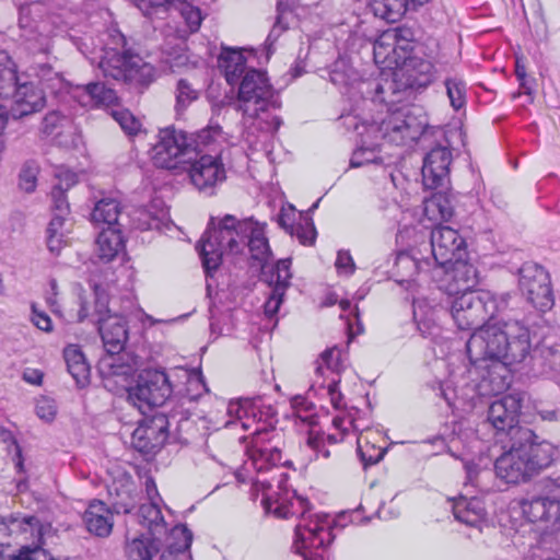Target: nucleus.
I'll return each mask as SVG.
<instances>
[{
	"mask_svg": "<svg viewBox=\"0 0 560 560\" xmlns=\"http://www.w3.org/2000/svg\"><path fill=\"white\" fill-rule=\"evenodd\" d=\"M377 131L388 143L397 147L411 145L417 141L431 147L423 158L422 182L428 189L444 188L450 182L453 161L450 142L440 126L430 125L422 105L402 104L389 108Z\"/></svg>",
	"mask_w": 560,
	"mask_h": 560,
	"instance_id": "f257e3e1",
	"label": "nucleus"
},
{
	"mask_svg": "<svg viewBox=\"0 0 560 560\" xmlns=\"http://www.w3.org/2000/svg\"><path fill=\"white\" fill-rule=\"evenodd\" d=\"M537 340L536 334H532L523 322L509 320L474 331L466 343V351L476 369L488 370L489 362L523 369Z\"/></svg>",
	"mask_w": 560,
	"mask_h": 560,
	"instance_id": "f03ea898",
	"label": "nucleus"
},
{
	"mask_svg": "<svg viewBox=\"0 0 560 560\" xmlns=\"http://www.w3.org/2000/svg\"><path fill=\"white\" fill-rule=\"evenodd\" d=\"M512 433V441L504 446L506 451L494 462V471L506 483L518 485L548 468L555 460L557 447L533 430Z\"/></svg>",
	"mask_w": 560,
	"mask_h": 560,
	"instance_id": "7ed1b4c3",
	"label": "nucleus"
},
{
	"mask_svg": "<svg viewBox=\"0 0 560 560\" xmlns=\"http://www.w3.org/2000/svg\"><path fill=\"white\" fill-rule=\"evenodd\" d=\"M248 229L250 219L237 220L234 215L226 214L215 224V218H210L207 230L197 244L207 277H213L222 264L223 255L243 252Z\"/></svg>",
	"mask_w": 560,
	"mask_h": 560,
	"instance_id": "20e7f679",
	"label": "nucleus"
},
{
	"mask_svg": "<svg viewBox=\"0 0 560 560\" xmlns=\"http://www.w3.org/2000/svg\"><path fill=\"white\" fill-rule=\"evenodd\" d=\"M220 131L219 126L194 133L174 126L162 128L152 148V161L159 168L176 170L182 162H189L197 158L202 152V148L209 144Z\"/></svg>",
	"mask_w": 560,
	"mask_h": 560,
	"instance_id": "39448f33",
	"label": "nucleus"
},
{
	"mask_svg": "<svg viewBox=\"0 0 560 560\" xmlns=\"http://www.w3.org/2000/svg\"><path fill=\"white\" fill-rule=\"evenodd\" d=\"M462 281V293L450 302L451 315L460 330H475L487 328L485 324L492 319L497 313L504 310L506 303L489 291H474L476 273H468L459 277Z\"/></svg>",
	"mask_w": 560,
	"mask_h": 560,
	"instance_id": "423d86ee",
	"label": "nucleus"
},
{
	"mask_svg": "<svg viewBox=\"0 0 560 560\" xmlns=\"http://www.w3.org/2000/svg\"><path fill=\"white\" fill-rule=\"evenodd\" d=\"M238 109L250 118L261 119L260 129L265 132L276 133L282 125L279 116L271 120L262 119L261 115L270 109H279L281 100L279 92L272 86L264 70L248 69L238 84Z\"/></svg>",
	"mask_w": 560,
	"mask_h": 560,
	"instance_id": "0eeeda50",
	"label": "nucleus"
},
{
	"mask_svg": "<svg viewBox=\"0 0 560 560\" xmlns=\"http://www.w3.org/2000/svg\"><path fill=\"white\" fill-rule=\"evenodd\" d=\"M190 411L187 409H171L155 411L145 417L131 435L132 447L143 455L156 454L165 444L171 430H180L182 422L188 421Z\"/></svg>",
	"mask_w": 560,
	"mask_h": 560,
	"instance_id": "6e6552de",
	"label": "nucleus"
},
{
	"mask_svg": "<svg viewBox=\"0 0 560 560\" xmlns=\"http://www.w3.org/2000/svg\"><path fill=\"white\" fill-rule=\"evenodd\" d=\"M429 246L432 265L452 269L455 281H458L460 276L476 273V269L466 261V241L456 230L444 225L433 229Z\"/></svg>",
	"mask_w": 560,
	"mask_h": 560,
	"instance_id": "1a4fd4ad",
	"label": "nucleus"
},
{
	"mask_svg": "<svg viewBox=\"0 0 560 560\" xmlns=\"http://www.w3.org/2000/svg\"><path fill=\"white\" fill-rule=\"evenodd\" d=\"M435 71L431 61L421 58H406L401 78L387 82L386 86L377 83L376 97L384 103L395 105L402 101V95H410L429 86L434 80Z\"/></svg>",
	"mask_w": 560,
	"mask_h": 560,
	"instance_id": "9d476101",
	"label": "nucleus"
},
{
	"mask_svg": "<svg viewBox=\"0 0 560 560\" xmlns=\"http://www.w3.org/2000/svg\"><path fill=\"white\" fill-rule=\"evenodd\" d=\"M128 400L142 412L143 409L162 407L173 394V385L164 369L141 370L135 384L127 387Z\"/></svg>",
	"mask_w": 560,
	"mask_h": 560,
	"instance_id": "9b49d317",
	"label": "nucleus"
},
{
	"mask_svg": "<svg viewBox=\"0 0 560 560\" xmlns=\"http://www.w3.org/2000/svg\"><path fill=\"white\" fill-rule=\"evenodd\" d=\"M296 501L302 509L301 521L294 528L293 546L296 552L303 556L304 560H327L323 551L334 540L331 530L320 524L319 520L306 518V513L311 510V503L307 499L296 497Z\"/></svg>",
	"mask_w": 560,
	"mask_h": 560,
	"instance_id": "f8f14e48",
	"label": "nucleus"
},
{
	"mask_svg": "<svg viewBox=\"0 0 560 560\" xmlns=\"http://www.w3.org/2000/svg\"><path fill=\"white\" fill-rule=\"evenodd\" d=\"M100 69L105 78L141 86L149 85L154 78L153 68L138 55L128 51H106L100 61Z\"/></svg>",
	"mask_w": 560,
	"mask_h": 560,
	"instance_id": "ddd939ff",
	"label": "nucleus"
},
{
	"mask_svg": "<svg viewBox=\"0 0 560 560\" xmlns=\"http://www.w3.org/2000/svg\"><path fill=\"white\" fill-rule=\"evenodd\" d=\"M518 287L526 300L545 313L555 305L549 272L540 265L526 261L518 270Z\"/></svg>",
	"mask_w": 560,
	"mask_h": 560,
	"instance_id": "4468645a",
	"label": "nucleus"
},
{
	"mask_svg": "<svg viewBox=\"0 0 560 560\" xmlns=\"http://www.w3.org/2000/svg\"><path fill=\"white\" fill-rule=\"evenodd\" d=\"M522 400L521 394H509L492 401L488 408L487 421L495 429L498 435L505 434L508 441H512L513 431L532 430L518 424Z\"/></svg>",
	"mask_w": 560,
	"mask_h": 560,
	"instance_id": "2eb2a0df",
	"label": "nucleus"
},
{
	"mask_svg": "<svg viewBox=\"0 0 560 560\" xmlns=\"http://www.w3.org/2000/svg\"><path fill=\"white\" fill-rule=\"evenodd\" d=\"M182 162L180 164H185ZM188 176L194 187L206 196H213L218 184L225 180V170L223 164L209 154H202L199 159L187 162Z\"/></svg>",
	"mask_w": 560,
	"mask_h": 560,
	"instance_id": "dca6fc26",
	"label": "nucleus"
},
{
	"mask_svg": "<svg viewBox=\"0 0 560 560\" xmlns=\"http://www.w3.org/2000/svg\"><path fill=\"white\" fill-rule=\"evenodd\" d=\"M9 108L10 115L14 119H21L25 116L40 112L46 105V93L34 82L27 80V77L18 84Z\"/></svg>",
	"mask_w": 560,
	"mask_h": 560,
	"instance_id": "f3484780",
	"label": "nucleus"
},
{
	"mask_svg": "<svg viewBox=\"0 0 560 560\" xmlns=\"http://www.w3.org/2000/svg\"><path fill=\"white\" fill-rule=\"evenodd\" d=\"M139 364V357L125 350L117 352L107 350L97 362V371L105 382L114 377H122L125 381L133 375Z\"/></svg>",
	"mask_w": 560,
	"mask_h": 560,
	"instance_id": "a211bd4d",
	"label": "nucleus"
},
{
	"mask_svg": "<svg viewBox=\"0 0 560 560\" xmlns=\"http://www.w3.org/2000/svg\"><path fill=\"white\" fill-rule=\"evenodd\" d=\"M559 368L560 351L537 340L522 370L533 376H549Z\"/></svg>",
	"mask_w": 560,
	"mask_h": 560,
	"instance_id": "6ab92c4d",
	"label": "nucleus"
},
{
	"mask_svg": "<svg viewBox=\"0 0 560 560\" xmlns=\"http://www.w3.org/2000/svg\"><path fill=\"white\" fill-rule=\"evenodd\" d=\"M98 331L104 345V350H124L128 339L127 322L117 314L96 318Z\"/></svg>",
	"mask_w": 560,
	"mask_h": 560,
	"instance_id": "aec40b11",
	"label": "nucleus"
},
{
	"mask_svg": "<svg viewBox=\"0 0 560 560\" xmlns=\"http://www.w3.org/2000/svg\"><path fill=\"white\" fill-rule=\"evenodd\" d=\"M418 250L399 252L395 260V275L398 277L396 281L399 284L413 282L416 275L427 272L433 266L430 257L419 256Z\"/></svg>",
	"mask_w": 560,
	"mask_h": 560,
	"instance_id": "412c9836",
	"label": "nucleus"
},
{
	"mask_svg": "<svg viewBox=\"0 0 560 560\" xmlns=\"http://www.w3.org/2000/svg\"><path fill=\"white\" fill-rule=\"evenodd\" d=\"M522 511L530 523L560 521V505L557 500L549 499V497H533L524 500Z\"/></svg>",
	"mask_w": 560,
	"mask_h": 560,
	"instance_id": "4be33fe9",
	"label": "nucleus"
},
{
	"mask_svg": "<svg viewBox=\"0 0 560 560\" xmlns=\"http://www.w3.org/2000/svg\"><path fill=\"white\" fill-rule=\"evenodd\" d=\"M110 509L114 513L129 514L136 508V486L131 477L114 480L108 486Z\"/></svg>",
	"mask_w": 560,
	"mask_h": 560,
	"instance_id": "5701e85b",
	"label": "nucleus"
},
{
	"mask_svg": "<svg viewBox=\"0 0 560 560\" xmlns=\"http://www.w3.org/2000/svg\"><path fill=\"white\" fill-rule=\"evenodd\" d=\"M1 525L4 526L10 536H24L25 539L36 537L38 541L42 540L43 526L35 515L11 513L7 516H1Z\"/></svg>",
	"mask_w": 560,
	"mask_h": 560,
	"instance_id": "b1692460",
	"label": "nucleus"
},
{
	"mask_svg": "<svg viewBox=\"0 0 560 560\" xmlns=\"http://www.w3.org/2000/svg\"><path fill=\"white\" fill-rule=\"evenodd\" d=\"M113 513L103 501L94 500L83 514L86 529L98 537H107L113 529Z\"/></svg>",
	"mask_w": 560,
	"mask_h": 560,
	"instance_id": "393cba45",
	"label": "nucleus"
},
{
	"mask_svg": "<svg viewBox=\"0 0 560 560\" xmlns=\"http://www.w3.org/2000/svg\"><path fill=\"white\" fill-rule=\"evenodd\" d=\"M72 95L73 97H78L79 103L83 106L90 104L109 106L117 102L116 92L102 82H90L84 85H78L72 91Z\"/></svg>",
	"mask_w": 560,
	"mask_h": 560,
	"instance_id": "a878e982",
	"label": "nucleus"
},
{
	"mask_svg": "<svg viewBox=\"0 0 560 560\" xmlns=\"http://www.w3.org/2000/svg\"><path fill=\"white\" fill-rule=\"evenodd\" d=\"M454 517L468 526H477L486 517L485 503L477 497H459L453 503Z\"/></svg>",
	"mask_w": 560,
	"mask_h": 560,
	"instance_id": "bb28decb",
	"label": "nucleus"
},
{
	"mask_svg": "<svg viewBox=\"0 0 560 560\" xmlns=\"http://www.w3.org/2000/svg\"><path fill=\"white\" fill-rule=\"evenodd\" d=\"M63 358L67 370L75 381L79 388H84L90 384L91 369L86 362L85 355L78 346L71 345L63 350Z\"/></svg>",
	"mask_w": 560,
	"mask_h": 560,
	"instance_id": "cd10ccee",
	"label": "nucleus"
},
{
	"mask_svg": "<svg viewBox=\"0 0 560 560\" xmlns=\"http://www.w3.org/2000/svg\"><path fill=\"white\" fill-rule=\"evenodd\" d=\"M218 62L220 68L224 70L226 82L230 85L236 84L247 71L246 58L238 49L222 47Z\"/></svg>",
	"mask_w": 560,
	"mask_h": 560,
	"instance_id": "c85d7f7f",
	"label": "nucleus"
},
{
	"mask_svg": "<svg viewBox=\"0 0 560 560\" xmlns=\"http://www.w3.org/2000/svg\"><path fill=\"white\" fill-rule=\"evenodd\" d=\"M120 202L110 197H105L95 202L91 212V221L95 224H107V228H120L125 224L120 221Z\"/></svg>",
	"mask_w": 560,
	"mask_h": 560,
	"instance_id": "c756f323",
	"label": "nucleus"
},
{
	"mask_svg": "<svg viewBox=\"0 0 560 560\" xmlns=\"http://www.w3.org/2000/svg\"><path fill=\"white\" fill-rule=\"evenodd\" d=\"M250 219V229L247 230L245 246L248 247L253 259L264 262L272 256L268 238L265 235V224Z\"/></svg>",
	"mask_w": 560,
	"mask_h": 560,
	"instance_id": "7c9ffc66",
	"label": "nucleus"
},
{
	"mask_svg": "<svg viewBox=\"0 0 560 560\" xmlns=\"http://www.w3.org/2000/svg\"><path fill=\"white\" fill-rule=\"evenodd\" d=\"M370 5L375 16L394 23L400 20L409 9L417 10L422 4L412 0H371Z\"/></svg>",
	"mask_w": 560,
	"mask_h": 560,
	"instance_id": "2f4dec72",
	"label": "nucleus"
},
{
	"mask_svg": "<svg viewBox=\"0 0 560 560\" xmlns=\"http://www.w3.org/2000/svg\"><path fill=\"white\" fill-rule=\"evenodd\" d=\"M98 257L105 261H112L124 249V237L119 228L103 229L96 238Z\"/></svg>",
	"mask_w": 560,
	"mask_h": 560,
	"instance_id": "473e14b6",
	"label": "nucleus"
},
{
	"mask_svg": "<svg viewBox=\"0 0 560 560\" xmlns=\"http://www.w3.org/2000/svg\"><path fill=\"white\" fill-rule=\"evenodd\" d=\"M137 517L139 518V523L148 527L152 536L149 538L141 535L138 538L154 541V545L159 549L156 535L162 534L166 529V524L159 505L154 503L141 504Z\"/></svg>",
	"mask_w": 560,
	"mask_h": 560,
	"instance_id": "72a5a7b5",
	"label": "nucleus"
},
{
	"mask_svg": "<svg viewBox=\"0 0 560 560\" xmlns=\"http://www.w3.org/2000/svg\"><path fill=\"white\" fill-rule=\"evenodd\" d=\"M173 536L182 538V542H170L160 560H191L192 532L185 524H178L173 527Z\"/></svg>",
	"mask_w": 560,
	"mask_h": 560,
	"instance_id": "f704fd0d",
	"label": "nucleus"
},
{
	"mask_svg": "<svg viewBox=\"0 0 560 560\" xmlns=\"http://www.w3.org/2000/svg\"><path fill=\"white\" fill-rule=\"evenodd\" d=\"M36 77L42 84L44 92L47 90L51 94H58L62 92L67 83L59 71L54 70V68L48 63H37L35 66Z\"/></svg>",
	"mask_w": 560,
	"mask_h": 560,
	"instance_id": "c9c22d12",
	"label": "nucleus"
},
{
	"mask_svg": "<svg viewBox=\"0 0 560 560\" xmlns=\"http://www.w3.org/2000/svg\"><path fill=\"white\" fill-rule=\"evenodd\" d=\"M141 13L150 19H165L171 8L182 4L180 0H131Z\"/></svg>",
	"mask_w": 560,
	"mask_h": 560,
	"instance_id": "e433bc0d",
	"label": "nucleus"
},
{
	"mask_svg": "<svg viewBox=\"0 0 560 560\" xmlns=\"http://www.w3.org/2000/svg\"><path fill=\"white\" fill-rule=\"evenodd\" d=\"M67 217L62 214H52L50 222L48 223L46 233L47 248L51 254L58 255L65 243V222Z\"/></svg>",
	"mask_w": 560,
	"mask_h": 560,
	"instance_id": "4c0bfd02",
	"label": "nucleus"
},
{
	"mask_svg": "<svg viewBox=\"0 0 560 560\" xmlns=\"http://www.w3.org/2000/svg\"><path fill=\"white\" fill-rule=\"evenodd\" d=\"M257 401L256 413L257 417L254 420L258 422H262V427L256 429L254 442L256 444L262 443L265 441V435H268L270 432L275 431V425L271 420L276 417L277 412L272 406H264L261 404V398H254Z\"/></svg>",
	"mask_w": 560,
	"mask_h": 560,
	"instance_id": "58836bf2",
	"label": "nucleus"
},
{
	"mask_svg": "<svg viewBox=\"0 0 560 560\" xmlns=\"http://www.w3.org/2000/svg\"><path fill=\"white\" fill-rule=\"evenodd\" d=\"M208 392L207 385L203 381L202 375L199 373L197 375L188 377L186 383L185 393L180 395L179 404L174 406L172 409L180 410L187 409L184 405L186 402H195L197 401L205 393Z\"/></svg>",
	"mask_w": 560,
	"mask_h": 560,
	"instance_id": "ea45409f",
	"label": "nucleus"
},
{
	"mask_svg": "<svg viewBox=\"0 0 560 560\" xmlns=\"http://www.w3.org/2000/svg\"><path fill=\"white\" fill-rule=\"evenodd\" d=\"M158 552L154 541L143 538H133L126 545V555L128 560H152L153 555Z\"/></svg>",
	"mask_w": 560,
	"mask_h": 560,
	"instance_id": "a19ab883",
	"label": "nucleus"
},
{
	"mask_svg": "<svg viewBox=\"0 0 560 560\" xmlns=\"http://www.w3.org/2000/svg\"><path fill=\"white\" fill-rule=\"evenodd\" d=\"M25 74H19L18 71L10 67L0 68V97L10 100L18 89Z\"/></svg>",
	"mask_w": 560,
	"mask_h": 560,
	"instance_id": "79ce46f5",
	"label": "nucleus"
},
{
	"mask_svg": "<svg viewBox=\"0 0 560 560\" xmlns=\"http://www.w3.org/2000/svg\"><path fill=\"white\" fill-rule=\"evenodd\" d=\"M328 75L334 85L347 86L355 80L357 73L345 60H337L331 65Z\"/></svg>",
	"mask_w": 560,
	"mask_h": 560,
	"instance_id": "37998d69",
	"label": "nucleus"
},
{
	"mask_svg": "<svg viewBox=\"0 0 560 560\" xmlns=\"http://www.w3.org/2000/svg\"><path fill=\"white\" fill-rule=\"evenodd\" d=\"M198 97L199 91L194 89L187 79H179L176 85V113L184 112Z\"/></svg>",
	"mask_w": 560,
	"mask_h": 560,
	"instance_id": "c03bdc74",
	"label": "nucleus"
},
{
	"mask_svg": "<svg viewBox=\"0 0 560 560\" xmlns=\"http://www.w3.org/2000/svg\"><path fill=\"white\" fill-rule=\"evenodd\" d=\"M275 439V435L269 438L268 435H265V441L262 443L256 444V448L253 452V459H261L265 460L268 464L277 465L281 462V450L278 445H265V443H270Z\"/></svg>",
	"mask_w": 560,
	"mask_h": 560,
	"instance_id": "a18cd8bd",
	"label": "nucleus"
},
{
	"mask_svg": "<svg viewBox=\"0 0 560 560\" xmlns=\"http://www.w3.org/2000/svg\"><path fill=\"white\" fill-rule=\"evenodd\" d=\"M446 94L450 103L455 110L460 109L466 104V83L459 79H446Z\"/></svg>",
	"mask_w": 560,
	"mask_h": 560,
	"instance_id": "49530a36",
	"label": "nucleus"
},
{
	"mask_svg": "<svg viewBox=\"0 0 560 560\" xmlns=\"http://www.w3.org/2000/svg\"><path fill=\"white\" fill-rule=\"evenodd\" d=\"M288 11V4L283 3L282 1H279L277 3V19L276 22L269 32L267 39H266V47L267 52H272L271 48L273 44L278 40V38L281 36L282 32L289 28V24L284 22V15Z\"/></svg>",
	"mask_w": 560,
	"mask_h": 560,
	"instance_id": "de8ad7c7",
	"label": "nucleus"
},
{
	"mask_svg": "<svg viewBox=\"0 0 560 560\" xmlns=\"http://www.w3.org/2000/svg\"><path fill=\"white\" fill-rule=\"evenodd\" d=\"M257 401L250 398H241L237 401H231L228 407V413L238 419H255Z\"/></svg>",
	"mask_w": 560,
	"mask_h": 560,
	"instance_id": "09e8293b",
	"label": "nucleus"
},
{
	"mask_svg": "<svg viewBox=\"0 0 560 560\" xmlns=\"http://www.w3.org/2000/svg\"><path fill=\"white\" fill-rule=\"evenodd\" d=\"M291 236H296L299 242L305 246H312L315 244L317 231L314 225L312 218H304L303 223L295 224L294 229L290 233Z\"/></svg>",
	"mask_w": 560,
	"mask_h": 560,
	"instance_id": "8fccbe9b",
	"label": "nucleus"
},
{
	"mask_svg": "<svg viewBox=\"0 0 560 560\" xmlns=\"http://www.w3.org/2000/svg\"><path fill=\"white\" fill-rule=\"evenodd\" d=\"M37 174L38 167L34 163H25L19 174L20 188L25 192H33L36 188Z\"/></svg>",
	"mask_w": 560,
	"mask_h": 560,
	"instance_id": "3c124183",
	"label": "nucleus"
},
{
	"mask_svg": "<svg viewBox=\"0 0 560 560\" xmlns=\"http://www.w3.org/2000/svg\"><path fill=\"white\" fill-rule=\"evenodd\" d=\"M90 287L93 289L95 296V314L97 318L113 315L108 307L109 295L106 289L102 284L92 281H90Z\"/></svg>",
	"mask_w": 560,
	"mask_h": 560,
	"instance_id": "603ef678",
	"label": "nucleus"
},
{
	"mask_svg": "<svg viewBox=\"0 0 560 560\" xmlns=\"http://www.w3.org/2000/svg\"><path fill=\"white\" fill-rule=\"evenodd\" d=\"M114 118L129 136H137L141 131V122L129 110L114 112Z\"/></svg>",
	"mask_w": 560,
	"mask_h": 560,
	"instance_id": "864d4df0",
	"label": "nucleus"
},
{
	"mask_svg": "<svg viewBox=\"0 0 560 560\" xmlns=\"http://www.w3.org/2000/svg\"><path fill=\"white\" fill-rule=\"evenodd\" d=\"M51 196V211L52 214H62V217H67L70 213V206L66 196V190H63L62 185H55L50 192Z\"/></svg>",
	"mask_w": 560,
	"mask_h": 560,
	"instance_id": "5fc2aeb1",
	"label": "nucleus"
},
{
	"mask_svg": "<svg viewBox=\"0 0 560 560\" xmlns=\"http://www.w3.org/2000/svg\"><path fill=\"white\" fill-rule=\"evenodd\" d=\"M320 360L325 364V366L331 372L340 373L341 370L343 369L341 350L338 347L326 349L320 354Z\"/></svg>",
	"mask_w": 560,
	"mask_h": 560,
	"instance_id": "6e6d98bb",
	"label": "nucleus"
},
{
	"mask_svg": "<svg viewBox=\"0 0 560 560\" xmlns=\"http://www.w3.org/2000/svg\"><path fill=\"white\" fill-rule=\"evenodd\" d=\"M10 560H54L46 550L38 545L35 547L22 546L19 553Z\"/></svg>",
	"mask_w": 560,
	"mask_h": 560,
	"instance_id": "4d7b16f0",
	"label": "nucleus"
},
{
	"mask_svg": "<svg viewBox=\"0 0 560 560\" xmlns=\"http://www.w3.org/2000/svg\"><path fill=\"white\" fill-rule=\"evenodd\" d=\"M67 120L68 118L59 110L49 112L43 118L42 131L47 136L54 135Z\"/></svg>",
	"mask_w": 560,
	"mask_h": 560,
	"instance_id": "13d9d810",
	"label": "nucleus"
},
{
	"mask_svg": "<svg viewBox=\"0 0 560 560\" xmlns=\"http://www.w3.org/2000/svg\"><path fill=\"white\" fill-rule=\"evenodd\" d=\"M541 486L546 492L545 497L557 500V503L560 505V471H553L550 476L541 479Z\"/></svg>",
	"mask_w": 560,
	"mask_h": 560,
	"instance_id": "bf43d9fd",
	"label": "nucleus"
},
{
	"mask_svg": "<svg viewBox=\"0 0 560 560\" xmlns=\"http://www.w3.org/2000/svg\"><path fill=\"white\" fill-rule=\"evenodd\" d=\"M180 11H182V15L185 19L190 33L198 32L200 28L201 22H202V15H201L200 9L185 4L180 9Z\"/></svg>",
	"mask_w": 560,
	"mask_h": 560,
	"instance_id": "052dcab7",
	"label": "nucleus"
},
{
	"mask_svg": "<svg viewBox=\"0 0 560 560\" xmlns=\"http://www.w3.org/2000/svg\"><path fill=\"white\" fill-rule=\"evenodd\" d=\"M284 292H285V290H283L282 285H277L276 288L272 289L271 294L268 298V300L266 301L265 306H264L265 314L269 318L273 317L278 313L279 307L283 300Z\"/></svg>",
	"mask_w": 560,
	"mask_h": 560,
	"instance_id": "680f3d73",
	"label": "nucleus"
},
{
	"mask_svg": "<svg viewBox=\"0 0 560 560\" xmlns=\"http://www.w3.org/2000/svg\"><path fill=\"white\" fill-rule=\"evenodd\" d=\"M31 312H32V315H31V320L32 323L40 330L45 331V332H50L52 331V322H51V318L49 317V315L47 313H45L44 311H39L37 308V305L36 303H32L31 305Z\"/></svg>",
	"mask_w": 560,
	"mask_h": 560,
	"instance_id": "e2e57ef3",
	"label": "nucleus"
},
{
	"mask_svg": "<svg viewBox=\"0 0 560 560\" xmlns=\"http://www.w3.org/2000/svg\"><path fill=\"white\" fill-rule=\"evenodd\" d=\"M265 506L267 511H273V513L281 518H288L290 515H293V502H281L278 500H273L272 497H268L264 500Z\"/></svg>",
	"mask_w": 560,
	"mask_h": 560,
	"instance_id": "0e129e2a",
	"label": "nucleus"
},
{
	"mask_svg": "<svg viewBox=\"0 0 560 560\" xmlns=\"http://www.w3.org/2000/svg\"><path fill=\"white\" fill-rule=\"evenodd\" d=\"M290 267H291L290 258L280 259L275 265L277 285H282L283 290H287V288L290 285V279L292 278V275L290 272Z\"/></svg>",
	"mask_w": 560,
	"mask_h": 560,
	"instance_id": "69168bd1",
	"label": "nucleus"
},
{
	"mask_svg": "<svg viewBox=\"0 0 560 560\" xmlns=\"http://www.w3.org/2000/svg\"><path fill=\"white\" fill-rule=\"evenodd\" d=\"M382 162L381 158H376L373 155V151L368 149H359L355 151L350 159L351 167H361L363 165L375 163L378 164Z\"/></svg>",
	"mask_w": 560,
	"mask_h": 560,
	"instance_id": "338daca9",
	"label": "nucleus"
},
{
	"mask_svg": "<svg viewBox=\"0 0 560 560\" xmlns=\"http://www.w3.org/2000/svg\"><path fill=\"white\" fill-rule=\"evenodd\" d=\"M385 37L393 38L395 43H413L416 39V32L410 26L400 25L386 33Z\"/></svg>",
	"mask_w": 560,
	"mask_h": 560,
	"instance_id": "774afa93",
	"label": "nucleus"
}]
</instances>
